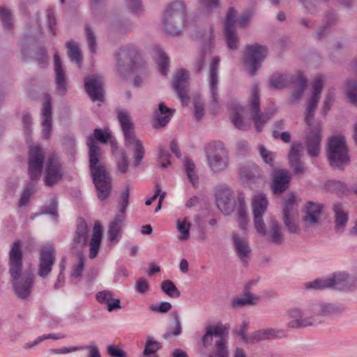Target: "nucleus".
Instances as JSON below:
<instances>
[{"label":"nucleus","instance_id":"35","mask_svg":"<svg viewBox=\"0 0 357 357\" xmlns=\"http://www.w3.org/2000/svg\"><path fill=\"white\" fill-rule=\"evenodd\" d=\"M294 83L296 85V89L291 93L290 98V102L291 103L296 102L302 96L307 87V79L303 74H298Z\"/></svg>","mask_w":357,"mask_h":357},{"label":"nucleus","instance_id":"26","mask_svg":"<svg viewBox=\"0 0 357 357\" xmlns=\"http://www.w3.org/2000/svg\"><path fill=\"white\" fill-rule=\"evenodd\" d=\"M119 121L124 136V141L130 142L137 137L135 133L134 124L128 112L120 111L118 114Z\"/></svg>","mask_w":357,"mask_h":357},{"label":"nucleus","instance_id":"45","mask_svg":"<svg viewBox=\"0 0 357 357\" xmlns=\"http://www.w3.org/2000/svg\"><path fill=\"white\" fill-rule=\"evenodd\" d=\"M316 320L313 316L300 319H293L288 322L287 326L289 328H301L315 325Z\"/></svg>","mask_w":357,"mask_h":357},{"label":"nucleus","instance_id":"32","mask_svg":"<svg viewBox=\"0 0 357 357\" xmlns=\"http://www.w3.org/2000/svg\"><path fill=\"white\" fill-rule=\"evenodd\" d=\"M36 20L38 23V26L35 29L30 30L29 32H26L24 33V39L22 40L21 50L22 54H23L24 58H26L29 56V45L34 43L37 40L38 35L41 33L42 27L39 24L38 14H37Z\"/></svg>","mask_w":357,"mask_h":357},{"label":"nucleus","instance_id":"17","mask_svg":"<svg viewBox=\"0 0 357 357\" xmlns=\"http://www.w3.org/2000/svg\"><path fill=\"white\" fill-rule=\"evenodd\" d=\"M303 151V146L301 142H294L288 153L289 167L293 174L301 178L305 172V163L301 160Z\"/></svg>","mask_w":357,"mask_h":357},{"label":"nucleus","instance_id":"42","mask_svg":"<svg viewBox=\"0 0 357 357\" xmlns=\"http://www.w3.org/2000/svg\"><path fill=\"white\" fill-rule=\"evenodd\" d=\"M156 54L158 55L157 63L159 71L162 75H166L168 72L169 60L166 53L159 47L155 48Z\"/></svg>","mask_w":357,"mask_h":357},{"label":"nucleus","instance_id":"38","mask_svg":"<svg viewBox=\"0 0 357 357\" xmlns=\"http://www.w3.org/2000/svg\"><path fill=\"white\" fill-rule=\"evenodd\" d=\"M298 206L296 204V197L294 193L288 195L287 199H285L283 205V217H294L297 214Z\"/></svg>","mask_w":357,"mask_h":357},{"label":"nucleus","instance_id":"28","mask_svg":"<svg viewBox=\"0 0 357 357\" xmlns=\"http://www.w3.org/2000/svg\"><path fill=\"white\" fill-rule=\"evenodd\" d=\"M55 81L58 91L64 94L67 90V77L62 67L61 59L58 54H54Z\"/></svg>","mask_w":357,"mask_h":357},{"label":"nucleus","instance_id":"30","mask_svg":"<svg viewBox=\"0 0 357 357\" xmlns=\"http://www.w3.org/2000/svg\"><path fill=\"white\" fill-rule=\"evenodd\" d=\"M287 334L283 330L276 328H265L255 331V342L261 340H271L275 339H282L287 337Z\"/></svg>","mask_w":357,"mask_h":357},{"label":"nucleus","instance_id":"48","mask_svg":"<svg viewBox=\"0 0 357 357\" xmlns=\"http://www.w3.org/2000/svg\"><path fill=\"white\" fill-rule=\"evenodd\" d=\"M326 187L328 188V190L334 192L338 196L345 195L348 192L347 185L344 183L340 181H328L326 184Z\"/></svg>","mask_w":357,"mask_h":357},{"label":"nucleus","instance_id":"33","mask_svg":"<svg viewBox=\"0 0 357 357\" xmlns=\"http://www.w3.org/2000/svg\"><path fill=\"white\" fill-rule=\"evenodd\" d=\"M89 228L84 220L80 219L77 223L75 234L73 238V247H82L87 241Z\"/></svg>","mask_w":357,"mask_h":357},{"label":"nucleus","instance_id":"16","mask_svg":"<svg viewBox=\"0 0 357 357\" xmlns=\"http://www.w3.org/2000/svg\"><path fill=\"white\" fill-rule=\"evenodd\" d=\"M231 189L227 185H220L215 192L218 208L225 215L230 214L234 209L235 201Z\"/></svg>","mask_w":357,"mask_h":357},{"label":"nucleus","instance_id":"24","mask_svg":"<svg viewBox=\"0 0 357 357\" xmlns=\"http://www.w3.org/2000/svg\"><path fill=\"white\" fill-rule=\"evenodd\" d=\"M332 211L334 213L335 230L337 233H343L349 220L348 212L340 202L333 204Z\"/></svg>","mask_w":357,"mask_h":357},{"label":"nucleus","instance_id":"59","mask_svg":"<svg viewBox=\"0 0 357 357\" xmlns=\"http://www.w3.org/2000/svg\"><path fill=\"white\" fill-rule=\"evenodd\" d=\"M47 13V26L49 31H50L52 35L56 36V19L54 15V12L52 8H49L46 10Z\"/></svg>","mask_w":357,"mask_h":357},{"label":"nucleus","instance_id":"57","mask_svg":"<svg viewBox=\"0 0 357 357\" xmlns=\"http://www.w3.org/2000/svg\"><path fill=\"white\" fill-rule=\"evenodd\" d=\"M259 153L264 162L268 165L271 167H275L274 160L275 158V153L267 150L264 146H259Z\"/></svg>","mask_w":357,"mask_h":357},{"label":"nucleus","instance_id":"50","mask_svg":"<svg viewBox=\"0 0 357 357\" xmlns=\"http://www.w3.org/2000/svg\"><path fill=\"white\" fill-rule=\"evenodd\" d=\"M161 289L166 295L171 298H178L181 296L180 291L174 283L169 280H164L161 283Z\"/></svg>","mask_w":357,"mask_h":357},{"label":"nucleus","instance_id":"27","mask_svg":"<svg viewBox=\"0 0 357 357\" xmlns=\"http://www.w3.org/2000/svg\"><path fill=\"white\" fill-rule=\"evenodd\" d=\"M188 78V72L184 69H181L176 73L173 81V87L183 103L185 100H189L186 90Z\"/></svg>","mask_w":357,"mask_h":357},{"label":"nucleus","instance_id":"22","mask_svg":"<svg viewBox=\"0 0 357 357\" xmlns=\"http://www.w3.org/2000/svg\"><path fill=\"white\" fill-rule=\"evenodd\" d=\"M321 204L309 201L306 203L303 221L306 227H314L319 225V217L322 212Z\"/></svg>","mask_w":357,"mask_h":357},{"label":"nucleus","instance_id":"25","mask_svg":"<svg viewBox=\"0 0 357 357\" xmlns=\"http://www.w3.org/2000/svg\"><path fill=\"white\" fill-rule=\"evenodd\" d=\"M291 179V176L287 170H277L273 176V191L274 194L280 195L284 192L289 188Z\"/></svg>","mask_w":357,"mask_h":357},{"label":"nucleus","instance_id":"58","mask_svg":"<svg viewBox=\"0 0 357 357\" xmlns=\"http://www.w3.org/2000/svg\"><path fill=\"white\" fill-rule=\"evenodd\" d=\"M130 198V188L126 185L123 191L121 193L119 198V204L120 205L119 214L123 215L126 211L127 206L129 204Z\"/></svg>","mask_w":357,"mask_h":357},{"label":"nucleus","instance_id":"10","mask_svg":"<svg viewBox=\"0 0 357 357\" xmlns=\"http://www.w3.org/2000/svg\"><path fill=\"white\" fill-rule=\"evenodd\" d=\"M63 167L59 158L54 153L47 157L45 165L44 183L52 187L63 177Z\"/></svg>","mask_w":357,"mask_h":357},{"label":"nucleus","instance_id":"19","mask_svg":"<svg viewBox=\"0 0 357 357\" xmlns=\"http://www.w3.org/2000/svg\"><path fill=\"white\" fill-rule=\"evenodd\" d=\"M311 311L315 315L324 317L337 316L342 314L346 309L341 303H330L319 301L312 304Z\"/></svg>","mask_w":357,"mask_h":357},{"label":"nucleus","instance_id":"53","mask_svg":"<svg viewBox=\"0 0 357 357\" xmlns=\"http://www.w3.org/2000/svg\"><path fill=\"white\" fill-rule=\"evenodd\" d=\"M346 94L349 102L357 106V82L349 81L347 82Z\"/></svg>","mask_w":357,"mask_h":357},{"label":"nucleus","instance_id":"12","mask_svg":"<svg viewBox=\"0 0 357 357\" xmlns=\"http://www.w3.org/2000/svg\"><path fill=\"white\" fill-rule=\"evenodd\" d=\"M45 155L43 149L34 146L29 149L28 156V174L32 181L40 180L44 166Z\"/></svg>","mask_w":357,"mask_h":357},{"label":"nucleus","instance_id":"9","mask_svg":"<svg viewBox=\"0 0 357 357\" xmlns=\"http://www.w3.org/2000/svg\"><path fill=\"white\" fill-rule=\"evenodd\" d=\"M267 54V47L261 45L259 43L247 45L245 46L243 61L246 70L250 75L254 76L257 74Z\"/></svg>","mask_w":357,"mask_h":357},{"label":"nucleus","instance_id":"37","mask_svg":"<svg viewBox=\"0 0 357 357\" xmlns=\"http://www.w3.org/2000/svg\"><path fill=\"white\" fill-rule=\"evenodd\" d=\"M239 174L242 178L254 182L261 176V170L256 165L243 166L240 168Z\"/></svg>","mask_w":357,"mask_h":357},{"label":"nucleus","instance_id":"4","mask_svg":"<svg viewBox=\"0 0 357 357\" xmlns=\"http://www.w3.org/2000/svg\"><path fill=\"white\" fill-rule=\"evenodd\" d=\"M304 287L307 290L315 291H321L326 289L351 291L357 287V278L349 276L346 273H334L331 276L317 278L305 282Z\"/></svg>","mask_w":357,"mask_h":357},{"label":"nucleus","instance_id":"14","mask_svg":"<svg viewBox=\"0 0 357 357\" xmlns=\"http://www.w3.org/2000/svg\"><path fill=\"white\" fill-rule=\"evenodd\" d=\"M208 162L211 170L219 172L228 165V153L222 142H218L213 150L207 152Z\"/></svg>","mask_w":357,"mask_h":357},{"label":"nucleus","instance_id":"23","mask_svg":"<svg viewBox=\"0 0 357 357\" xmlns=\"http://www.w3.org/2000/svg\"><path fill=\"white\" fill-rule=\"evenodd\" d=\"M215 47V35L212 26L209 27L208 40L204 44L202 52L194 66V69L197 73H200L203 70L205 63L206 55L211 54Z\"/></svg>","mask_w":357,"mask_h":357},{"label":"nucleus","instance_id":"5","mask_svg":"<svg viewBox=\"0 0 357 357\" xmlns=\"http://www.w3.org/2000/svg\"><path fill=\"white\" fill-rule=\"evenodd\" d=\"M185 15V6L182 1L177 0L171 3L165 11L162 21L166 33L178 35L187 24Z\"/></svg>","mask_w":357,"mask_h":357},{"label":"nucleus","instance_id":"6","mask_svg":"<svg viewBox=\"0 0 357 357\" xmlns=\"http://www.w3.org/2000/svg\"><path fill=\"white\" fill-rule=\"evenodd\" d=\"M228 334V328L221 324L215 326H207L205 328V333L202 337V343L206 348L212 345L213 337H218L215 342V351L213 354H208V357H229L227 341L225 339Z\"/></svg>","mask_w":357,"mask_h":357},{"label":"nucleus","instance_id":"21","mask_svg":"<svg viewBox=\"0 0 357 357\" xmlns=\"http://www.w3.org/2000/svg\"><path fill=\"white\" fill-rule=\"evenodd\" d=\"M232 242L237 257L243 263V266L248 267V260L252 252L248 240L237 234H233Z\"/></svg>","mask_w":357,"mask_h":357},{"label":"nucleus","instance_id":"61","mask_svg":"<svg viewBox=\"0 0 357 357\" xmlns=\"http://www.w3.org/2000/svg\"><path fill=\"white\" fill-rule=\"evenodd\" d=\"M270 86L273 89H282L286 86V80L283 75L279 73H275L271 77Z\"/></svg>","mask_w":357,"mask_h":357},{"label":"nucleus","instance_id":"11","mask_svg":"<svg viewBox=\"0 0 357 357\" xmlns=\"http://www.w3.org/2000/svg\"><path fill=\"white\" fill-rule=\"evenodd\" d=\"M56 261V250L53 245L47 244L39 250L38 275L42 279L49 277Z\"/></svg>","mask_w":357,"mask_h":357},{"label":"nucleus","instance_id":"1","mask_svg":"<svg viewBox=\"0 0 357 357\" xmlns=\"http://www.w3.org/2000/svg\"><path fill=\"white\" fill-rule=\"evenodd\" d=\"M22 257L21 241L16 240L9 252V272L15 295L25 300L32 291L34 275L29 271L22 273Z\"/></svg>","mask_w":357,"mask_h":357},{"label":"nucleus","instance_id":"55","mask_svg":"<svg viewBox=\"0 0 357 357\" xmlns=\"http://www.w3.org/2000/svg\"><path fill=\"white\" fill-rule=\"evenodd\" d=\"M34 190L35 185L31 183H27L22 193L21 197L19 200L18 206H26L29 203L30 197L33 193Z\"/></svg>","mask_w":357,"mask_h":357},{"label":"nucleus","instance_id":"46","mask_svg":"<svg viewBox=\"0 0 357 357\" xmlns=\"http://www.w3.org/2000/svg\"><path fill=\"white\" fill-rule=\"evenodd\" d=\"M156 162L158 167L161 169H165L171 165L170 154L162 145H160L158 147Z\"/></svg>","mask_w":357,"mask_h":357},{"label":"nucleus","instance_id":"36","mask_svg":"<svg viewBox=\"0 0 357 357\" xmlns=\"http://www.w3.org/2000/svg\"><path fill=\"white\" fill-rule=\"evenodd\" d=\"M66 47L68 49V55L71 61L75 62L80 67L82 63V54L77 43L74 40H70L66 43Z\"/></svg>","mask_w":357,"mask_h":357},{"label":"nucleus","instance_id":"44","mask_svg":"<svg viewBox=\"0 0 357 357\" xmlns=\"http://www.w3.org/2000/svg\"><path fill=\"white\" fill-rule=\"evenodd\" d=\"M268 200L264 195H259L253 200V215H263L267 209Z\"/></svg>","mask_w":357,"mask_h":357},{"label":"nucleus","instance_id":"3","mask_svg":"<svg viewBox=\"0 0 357 357\" xmlns=\"http://www.w3.org/2000/svg\"><path fill=\"white\" fill-rule=\"evenodd\" d=\"M114 55L116 69L120 74L139 70L133 79V85L137 88L141 87L148 75V70L139 50L134 45H127L119 48Z\"/></svg>","mask_w":357,"mask_h":357},{"label":"nucleus","instance_id":"62","mask_svg":"<svg viewBox=\"0 0 357 357\" xmlns=\"http://www.w3.org/2000/svg\"><path fill=\"white\" fill-rule=\"evenodd\" d=\"M120 157L117 160V168L121 174L128 172L129 160L127 154L124 150L119 151Z\"/></svg>","mask_w":357,"mask_h":357},{"label":"nucleus","instance_id":"8","mask_svg":"<svg viewBox=\"0 0 357 357\" xmlns=\"http://www.w3.org/2000/svg\"><path fill=\"white\" fill-rule=\"evenodd\" d=\"M327 158L331 166L343 169L349 161L346 139L343 136H332L328 139Z\"/></svg>","mask_w":357,"mask_h":357},{"label":"nucleus","instance_id":"54","mask_svg":"<svg viewBox=\"0 0 357 357\" xmlns=\"http://www.w3.org/2000/svg\"><path fill=\"white\" fill-rule=\"evenodd\" d=\"M85 32L88 47L92 54H96L97 52V43L96 34L89 25L85 26Z\"/></svg>","mask_w":357,"mask_h":357},{"label":"nucleus","instance_id":"40","mask_svg":"<svg viewBox=\"0 0 357 357\" xmlns=\"http://www.w3.org/2000/svg\"><path fill=\"white\" fill-rule=\"evenodd\" d=\"M172 317L175 325L174 327H171L168 331L163 334L162 337L165 340H168L172 336H178L182 333V325L179 314L177 310H174L172 312Z\"/></svg>","mask_w":357,"mask_h":357},{"label":"nucleus","instance_id":"49","mask_svg":"<svg viewBox=\"0 0 357 357\" xmlns=\"http://www.w3.org/2000/svg\"><path fill=\"white\" fill-rule=\"evenodd\" d=\"M40 213L42 214L50 215L52 217L58 218L57 197L56 196L51 197L49 204L40 208Z\"/></svg>","mask_w":357,"mask_h":357},{"label":"nucleus","instance_id":"51","mask_svg":"<svg viewBox=\"0 0 357 357\" xmlns=\"http://www.w3.org/2000/svg\"><path fill=\"white\" fill-rule=\"evenodd\" d=\"M184 166L188 178L190 180L193 186L198 183V177L195 174V165L192 160L189 158L185 160Z\"/></svg>","mask_w":357,"mask_h":357},{"label":"nucleus","instance_id":"63","mask_svg":"<svg viewBox=\"0 0 357 357\" xmlns=\"http://www.w3.org/2000/svg\"><path fill=\"white\" fill-rule=\"evenodd\" d=\"M335 98V89L331 88L328 89L324 100V105L322 107V114L326 115L328 111L331 109V107L334 101Z\"/></svg>","mask_w":357,"mask_h":357},{"label":"nucleus","instance_id":"2","mask_svg":"<svg viewBox=\"0 0 357 357\" xmlns=\"http://www.w3.org/2000/svg\"><path fill=\"white\" fill-rule=\"evenodd\" d=\"M89 147V166L93 183L97 191V197L101 200H105L111 194L112 177L106 167L100 162L101 150L96 144L92 135L86 139Z\"/></svg>","mask_w":357,"mask_h":357},{"label":"nucleus","instance_id":"20","mask_svg":"<svg viewBox=\"0 0 357 357\" xmlns=\"http://www.w3.org/2000/svg\"><path fill=\"white\" fill-rule=\"evenodd\" d=\"M42 135L45 139L50 138L52 129V99L46 94L41 109Z\"/></svg>","mask_w":357,"mask_h":357},{"label":"nucleus","instance_id":"56","mask_svg":"<svg viewBox=\"0 0 357 357\" xmlns=\"http://www.w3.org/2000/svg\"><path fill=\"white\" fill-rule=\"evenodd\" d=\"M65 337H66L65 335L60 334V333H59V334H56V333L45 334V335H43L37 337L33 342H32L31 343L26 344V345L24 346V348L30 349L45 340L52 339L54 340H57L63 339Z\"/></svg>","mask_w":357,"mask_h":357},{"label":"nucleus","instance_id":"64","mask_svg":"<svg viewBox=\"0 0 357 357\" xmlns=\"http://www.w3.org/2000/svg\"><path fill=\"white\" fill-rule=\"evenodd\" d=\"M190 224L185 220L177 221V229L181 232L179 238L182 241H186L190 237Z\"/></svg>","mask_w":357,"mask_h":357},{"label":"nucleus","instance_id":"7","mask_svg":"<svg viewBox=\"0 0 357 357\" xmlns=\"http://www.w3.org/2000/svg\"><path fill=\"white\" fill-rule=\"evenodd\" d=\"M275 110V107H269L264 112H261L259 89L257 85L253 86L249 99V111L257 132L262 131L265 123L273 117Z\"/></svg>","mask_w":357,"mask_h":357},{"label":"nucleus","instance_id":"18","mask_svg":"<svg viewBox=\"0 0 357 357\" xmlns=\"http://www.w3.org/2000/svg\"><path fill=\"white\" fill-rule=\"evenodd\" d=\"M220 59L218 56H215L213 58L212 61L210 64V91L211 95V110L213 113H215L219 107L218 102V68L220 65Z\"/></svg>","mask_w":357,"mask_h":357},{"label":"nucleus","instance_id":"43","mask_svg":"<svg viewBox=\"0 0 357 357\" xmlns=\"http://www.w3.org/2000/svg\"><path fill=\"white\" fill-rule=\"evenodd\" d=\"M0 22L5 30H11L13 27V13L6 6H0Z\"/></svg>","mask_w":357,"mask_h":357},{"label":"nucleus","instance_id":"15","mask_svg":"<svg viewBox=\"0 0 357 357\" xmlns=\"http://www.w3.org/2000/svg\"><path fill=\"white\" fill-rule=\"evenodd\" d=\"M308 132L305 138V146L307 154L312 158L317 157L320 153L322 139L321 126L319 122L308 126Z\"/></svg>","mask_w":357,"mask_h":357},{"label":"nucleus","instance_id":"39","mask_svg":"<svg viewBox=\"0 0 357 357\" xmlns=\"http://www.w3.org/2000/svg\"><path fill=\"white\" fill-rule=\"evenodd\" d=\"M224 34L227 47L231 50L238 48L239 39L234 27H224Z\"/></svg>","mask_w":357,"mask_h":357},{"label":"nucleus","instance_id":"31","mask_svg":"<svg viewBox=\"0 0 357 357\" xmlns=\"http://www.w3.org/2000/svg\"><path fill=\"white\" fill-rule=\"evenodd\" d=\"M267 240L275 245H281L284 242V234L278 221L275 218L268 222V231L266 233Z\"/></svg>","mask_w":357,"mask_h":357},{"label":"nucleus","instance_id":"60","mask_svg":"<svg viewBox=\"0 0 357 357\" xmlns=\"http://www.w3.org/2000/svg\"><path fill=\"white\" fill-rule=\"evenodd\" d=\"M248 324L245 321L241 325L240 328L236 332V334L240 336L245 343H255V339L252 337L255 335V332L246 335Z\"/></svg>","mask_w":357,"mask_h":357},{"label":"nucleus","instance_id":"34","mask_svg":"<svg viewBox=\"0 0 357 357\" xmlns=\"http://www.w3.org/2000/svg\"><path fill=\"white\" fill-rule=\"evenodd\" d=\"M133 145V158H134V165L135 167H138L144 159L145 155V149L144 145L137 137L134 138L131 142H125V146L126 147H129L130 146Z\"/></svg>","mask_w":357,"mask_h":357},{"label":"nucleus","instance_id":"41","mask_svg":"<svg viewBox=\"0 0 357 357\" xmlns=\"http://www.w3.org/2000/svg\"><path fill=\"white\" fill-rule=\"evenodd\" d=\"M243 298H235L232 301L234 307H242L245 305H252L257 303L259 297L251 293H243Z\"/></svg>","mask_w":357,"mask_h":357},{"label":"nucleus","instance_id":"47","mask_svg":"<svg viewBox=\"0 0 357 357\" xmlns=\"http://www.w3.org/2000/svg\"><path fill=\"white\" fill-rule=\"evenodd\" d=\"M231 119L234 126L238 130L245 131L250 127V124L245 121L243 116L239 113L238 108L233 111Z\"/></svg>","mask_w":357,"mask_h":357},{"label":"nucleus","instance_id":"52","mask_svg":"<svg viewBox=\"0 0 357 357\" xmlns=\"http://www.w3.org/2000/svg\"><path fill=\"white\" fill-rule=\"evenodd\" d=\"M162 348V344L155 340H153L151 337H148L146 341L145 347L143 351L144 356L154 354L157 351Z\"/></svg>","mask_w":357,"mask_h":357},{"label":"nucleus","instance_id":"29","mask_svg":"<svg viewBox=\"0 0 357 357\" xmlns=\"http://www.w3.org/2000/svg\"><path fill=\"white\" fill-rule=\"evenodd\" d=\"M125 215L118 214L114 221L111 222L108 229L107 234L110 243L116 244L121 238V229L123 227Z\"/></svg>","mask_w":357,"mask_h":357},{"label":"nucleus","instance_id":"13","mask_svg":"<svg viewBox=\"0 0 357 357\" xmlns=\"http://www.w3.org/2000/svg\"><path fill=\"white\" fill-rule=\"evenodd\" d=\"M84 89L92 102H102L105 100V82L100 75H88L84 80Z\"/></svg>","mask_w":357,"mask_h":357}]
</instances>
